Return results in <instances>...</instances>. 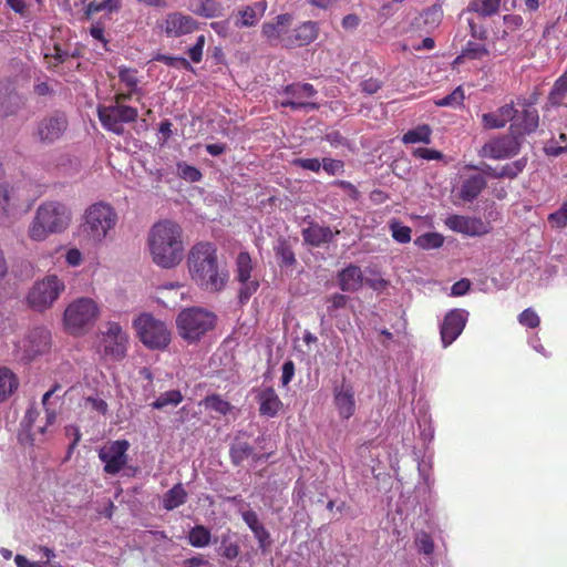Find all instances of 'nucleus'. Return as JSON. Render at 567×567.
<instances>
[{
	"mask_svg": "<svg viewBox=\"0 0 567 567\" xmlns=\"http://www.w3.org/2000/svg\"><path fill=\"white\" fill-rule=\"evenodd\" d=\"M187 265L190 277L206 291H221L229 279V272L225 266L218 262L217 247L209 241H199L192 246Z\"/></svg>",
	"mask_w": 567,
	"mask_h": 567,
	"instance_id": "1",
	"label": "nucleus"
},
{
	"mask_svg": "<svg viewBox=\"0 0 567 567\" xmlns=\"http://www.w3.org/2000/svg\"><path fill=\"white\" fill-rule=\"evenodd\" d=\"M147 244L153 262L162 269L177 267L185 257L183 229L175 221L166 219L154 224Z\"/></svg>",
	"mask_w": 567,
	"mask_h": 567,
	"instance_id": "2",
	"label": "nucleus"
},
{
	"mask_svg": "<svg viewBox=\"0 0 567 567\" xmlns=\"http://www.w3.org/2000/svg\"><path fill=\"white\" fill-rule=\"evenodd\" d=\"M71 218V210L65 204L56 200L42 203L29 226V237L42 241L51 234L62 233L69 227Z\"/></svg>",
	"mask_w": 567,
	"mask_h": 567,
	"instance_id": "3",
	"label": "nucleus"
},
{
	"mask_svg": "<svg viewBox=\"0 0 567 567\" xmlns=\"http://www.w3.org/2000/svg\"><path fill=\"white\" fill-rule=\"evenodd\" d=\"M117 221L115 209L110 204L99 202L85 209L80 229L87 241L100 245L111 237Z\"/></svg>",
	"mask_w": 567,
	"mask_h": 567,
	"instance_id": "4",
	"label": "nucleus"
},
{
	"mask_svg": "<svg viewBox=\"0 0 567 567\" xmlns=\"http://www.w3.org/2000/svg\"><path fill=\"white\" fill-rule=\"evenodd\" d=\"M217 322V316L200 307L183 309L176 317L178 334L188 343L199 341L212 331Z\"/></svg>",
	"mask_w": 567,
	"mask_h": 567,
	"instance_id": "5",
	"label": "nucleus"
},
{
	"mask_svg": "<svg viewBox=\"0 0 567 567\" xmlns=\"http://www.w3.org/2000/svg\"><path fill=\"white\" fill-rule=\"evenodd\" d=\"M133 326L141 342L151 350H163L171 342V331L166 324L150 313L138 316Z\"/></svg>",
	"mask_w": 567,
	"mask_h": 567,
	"instance_id": "6",
	"label": "nucleus"
},
{
	"mask_svg": "<svg viewBox=\"0 0 567 567\" xmlns=\"http://www.w3.org/2000/svg\"><path fill=\"white\" fill-rule=\"evenodd\" d=\"M97 117L104 130L120 136L125 132L123 124L135 122L138 111L136 107L125 104L100 105Z\"/></svg>",
	"mask_w": 567,
	"mask_h": 567,
	"instance_id": "7",
	"label": "nucleus"
},
{
	"mask_svg": "<svg viewBox=\"0 0 567 567\" xmlns=\"http://www.w3.org/2000/svg\"><path fill=\"white\" fill-rule=\"evenodd\" d=\"M68 128L66 114L62 111H53L37 122L32 136L41 144L52 145L64 136Z\"/></svg>",
	"mask_w": 567,
	"mask_h": 567,
	"instance_id": "8",
	"label": "nucleus"
},
{
	"mask_svg": "<svg viewBox=\"0 0 567 567\" xmlns=\"http://www.w3.org/2000/svg\"><path fill=\"white\" fill-rule=\"evenodd\" d=\"M99 307L91 298H79L70 303L64 311V322L68 329L78 334L81 330L92 324L99 316Z\"/></svg>",
	"mask_w": 567,
	"mask_h": 567,
	"instance_id": "9",
	"label": "nucleus"
},
{
	"mask_svg": "<svg viewBox=\"0 0 567 567\" xmlns=\"http://www.w3.org/2000/svg\"><path fill=\"white\" fill-rule=\"evenodd\" d=\"M333 405L342 419L354 414V374L351 369L342 370L333 381Z\"/></svg>",
	"mask_w": 567,
	"mask_h": 567,
	"instance_id": "10",
	"label": "nucleus"
},
{
	"mask_svg": "<svg viewBox=\"0 0 567 567\" xmlns=\"http://www.w3.org/2000/svg\"><path fill=\"white\" fill-rule=\"evenodd\" d=\"M63 290V281L55 275H49L34 284L28 295V302L33 310L43 311L52 307Z\"/></svg>",
	"mask_w": 567,
	"mask_h": 567,
	"instance_id": "11",
	"label": "nucleus"
},
{
	"mask_svg": "<svg viewBox=\"0 0 567 567\" xmlns=\"http://www.w3.org/2000/svg\"><path fill=\"white\" fill-rule=\"evenodd\" d=\"M128 336L120 323L109 321L102 331L101 346L103 354L114 361H121L127 352Z\"/></svg>",
	"mask_w": 567,
	"mask_h": 567,
	"instance_id": "12",
	"label": "nucleus"
},
{
	"mask_svg": "<svg viewBox=\"0 0 567 567\" xmlns=\"http://www.w3.org/2000/svg\"><path fill=\"white\" fill-rule=\"evenodd\" d=\"M282 94L286 99L280 101V106L290 107L293 111L318 110L319 105L315 102L308 101L317 94V90L309 83H292L282 89Z\"/></svg>",
	"mask_w": 567,
	"mask_h": 567,
	"instance_id": "13",
	"label": "nucleus"
},
{
	"mask_svg": "<svg viewBox=\"0 0 567 567\" xmlns=\"http://www.w3.org/2000/svg\"><path fill=\"white\" fill-rule=\"evenodd\" d=\"M520 141L516 134L501 135L485 143L480 151L482 157L505 159L518 154Z\"/></svg>",
	"mask_w": 567,
	"mask_h": 567,
	"instance_id": "14",
	"label": "nucleus"
},
{
	"mask_svg": "<svg viewBox=\"0 0 567 567\" xmlns=\"http://www.w3.org/2000/svg\"><path fill=\"white\" fill-rule=\"evenodd\" d=\"M130 443L126 440H116L104 446L99 452L100 460L104 463V472L115 475L127 463V450Z\"/></svg>",
	"mask_w": 567,
	"mask_h": 567,
	"instance_id": "15",
	"label": "nucleus"
},
{
	"mask_svg": "<svg viewBox=\"0 0 567 567\" xmlns=\"http://www.w3.org/2000/svg\"><path fill=\"white\" fill-rule=\"evenodd\" d=\"M25 105V97L17 90L11 79L0 80V117L17 115Z\"/></svg>",
	"mask_w": 567,
	"mask_h": 567,
	"instance_id": "16",
	"label": "nucleus"
},
{
	"mask_svg": "<svg viewBox=\"0 0 567 567\" xmlns=\"http://www.w3.org/2000/svg\"><path fill=\"white\" fill-rule=\"evenodd\" d=\"M157 25L167 38H179L198 29L197 21L182 12H171L166 14Z\"/></svg>",
	"mask_w": 567,
	"mask_h": 567,
	"instance_id": "17",
	"label": "nucleus"
},
{
	"mask_svg": "<svg viewBox=\"0 0 567 567\" xmlns=\"http://www.w3.org/2000/svg\"><path fill=\"white\" fill-rule=\"evenodd\" d=\"M468 318V312L463 309L449 311L441 324L440 333L444 348L451 346L463 332Z\"/></svg>",
	"mask_w": 567,
	"mask_h": 567,
	"instance_id": "18",
	"label": "nucleus"
},
{
	"mask_svg": "<svg viewBox=\"0 0 567 567\" xmlns=\"http://www.w3.org/2000/svg\"><path fill=\"white\" fill-rule=\"evenodd\" d=\"M319 35V25L315 21H306L299 24L297 28L286 32L284 38V47L300 48L312 43Z\"/></svg>",
	"mask_w": 567,
	"mask_h": 567,
	"instance_id": "19",
	"label": "nucleus"
},
{
	"mask_svg": "<svg viewBox=\"0 0 567 567\" xmlns=\"http://www.w3.org/2000/svg\"><path fill=\"white\" fill-rule=\"evenodd\" d=\"M24 352V359L32 360L50 348V332L45 329H34L21 341L19 346Z\"/></svg>",
	"mask_w": 567,
	"mask_h": 567,
	"instance_id": "20",
	"label": "nucleus"
},
{
	"mask_svg": "<svg viewBox=\"0 0 567 567\" xmlns=\"http://www.w3.org/2000/svg\"><path fill=\"white\" fill-rule=\"evenodd\" d=\"M268 9L267 0H259L252 4H247L237 10L234 14V24L238 29L252 28L258 24Z\"/></svg>",
	"mask_w": 567,
	"mask_h": 567,
	"instance_id": "21",
	"label": "nucleus"
},
{
	"mask_svg": "<svg viewBox=\"0 0 567 567\" xmlns=\"http://www.w3.org/2000/svg\"><path fill=\"white\" fill-rule=\"evenodd\" d=\"M445 225L454 231L468 236H481L488 231L487 225L482 219L460 215L449 216Z\"/></svg>",
	"mask_w": 567,
	"mask_h": 567,
	"instance_id": "22",
	"label": "nucleus"
},
{
	"mask_svg": "<svg viewBox=\"0 0 567 567\" xmlns=\"http://www.w3.org/2000/svg\"><path fill=\"white\" fill-rule=\"evenodd\" d=\"M292 16L290 13L278 14L274 21L265 22L261 27V33L270 44L280 43L284 47V38L286 32H290L288 27L292 22Z\"/></svg>",
	"mask_w": 567,
	"mask_h": 567,
	"instance_id": "23",
	"label": "nucleus"
},
{
	"mask_svg": "<svg viewBox=\"0 0 567 567\" xmlns=\"http://www.w3.org/2000/svg\"><path fill=\"white\" fill-rule=\"evenodd\" d=\"M255 399L259 405L261 416L276 417L284 408L282 401L272 386L257 390Z\"/></svg>",
	"mask_w": 567,
	"mask_h": 567,
	"instance_id": "24",
	"label": "nucleus"
},
{
	"mask_svg": "<svg viewBox=\"0 0 567 567\" xmlns=\"http://www.w3.org/2000/svg\"><path fill=\"white\" fill-rule=\"evenodd\" d=\"M517 110L511 102L498 107L495 112L484 113L482 115V125L485 130L503 128L507 122L516 117Z\"/></svg>",
	"mask_w": 567,
	"mask_h": 567,
	"instance_id": "25",
	"label": "nucleus"
},
{
	"mask_svg": "<svg viewBox=\"0 0 567 567\" xmlns=\"http://www.w3.org/2000/svg\"><path fill=\"white\" fill-rule=\"evenodd\" d=\"M338 234V230L333 233L330 227L319 225L315 221H310L309 226L301 231L305 243L313 247H319L332 241L333 237Z\"/></svg>",
	"mask_w": 567,
	"mask_h": 567,
	"instance_id": "26",
	"label": "nucleus"
},
{
	"mask_svg": "<svg viewBox=\"0 0 567 567\" xmlns=\"http://www.w3.org/2000/svg\"><path fill=\"white\" fill-rule=\"evenodd\" d=\"M241 518L252 532L254 537L258 542L259 548L261 550H267L271 545L270 533L259 520L257 513L251 509L245 511L241 513Z\"/></svg>",
	"mask_w": 567,
	"mask_h": 567,
	"instance_id": "27",
	"label": "nucleus"
},
{
	"mask_svg": "<svg viewBox=\"0 0 567 567\" xmlns=\"http://www.w3.org/2000/svg\"><path fill=\"white\" fill-rule=\"evenodd\" d=\"M539 126V115L536 109H524L515 123L511 125V130L518 137L522 135H529Z\"/></svg>",
	"mask_w": 567,
	"mask_h": 567,
	"instance_id": "28",
	"label": "nucleus"
},
{
	"mask_svg": "<svg viewBox=\"0 0 567 567\" xmlns=\"http://www.w3.org/2000/svg\"><path fill=\"white\" fill-rule=\"evenodd\" d=\"M19 198L13 187L7 184H0V221H9L18 207Z\"/></svg>",
	"mask_w": 567,
	"mask_h": 567,
	"instance_id": "29",
	"label": "nucleus"
},
{
	"mask_svg": "<svg viewBox=\"0 0 567 567\" xmlns=\"http://www.w3.org/2000/svg\"><path fill=\"white\" fill-rule=\"evenodd\" d=\"M486 179L482 175H472L466 178L460 188V197L465 202H473L486 187Z\"/></svg>",
	"mask_w": 567,
	"mask_h": 567,
	"instance_id": "30",
	"label": "nucleus"
},
{
	"mask_svg": "<svg viewBox=\"0 0 567 567\" xmlns=\"http://www.w3.org/2000/svg\"><path fill=\"white\" fill-rule=\"evenodd\" d=\"M188 494L184 488L182 483L175 484L171 489H168L162 498L163 508L166 511H173L182 505H184L187 501Z\"/></svg>",
	"mask_w": 567,
	"mask_h": 567,
	"instance_id": "31",
	"label": "nucleus"
},
{
	"mask_svg": "<svg viewBox=\"0 0 567 567\" xmlns=\"http://www.w3.org/2000/svg\"><path fill=\"white\" fill-rule=\"evenodd\" d=\"M252 452L254 447L248 442L235 439L229 449V457L235 466H239L252 455Z\"/></svg>",
	"mask_w": 567,
	"mask_h": 567,
	"instance_id": "32",
	"label": "nucleus"
},
{
	"mask_svg": "<svg viewBox=\"0 0 567 567\" xmlns=\"http://www.w3.org/2000/svg\"><path fill=\"white\" fill-rule=\"evenodd\" d=\"M19 385L18 378L8 368H0V401L10 396Z\"/></svg>",
	"mask_w": 567,
	"mask_h": 567,
	"instance_id": "33",
	"label": "nucleus"
},
{
	"mask_svg": "<svg viewBox=\"0 0 567 567\" xmlns=\"http://www.w3.org/2000/svg\"><path fill=\"white\" fill-rule=\"evenodd\" d=\"M274 250L280 267H292L297 262L292 247L287 239L280 238Z\"/></svg>",
	"mask_w": 567,
	"mask_h": 567,
	"instance_id": "34",
	"label": "nucleus"
},
{
	"mask_svg": "<svg viewBox=\"0 0 567 567\" xmlns=\"http://www.w3.org/2000/svg\"><path fill=\"white\" fill-rule=\"evenodd\" d=\"M223 12V6L216 0H196V8L194 13L196 16L213 19L220 17Z\"/></svg>",
	"mask_w": 567,
	"mask_h": 567,
	"instance_id": "35",
	"label": "nucleus"
},
{
	"mask_svg": "<svg viewBox=\"0 0 567 567\" xmlns=\"http://www.w3.org/2000/svg\"><path fill=\"white\" fill-rule=\"evenodd\" d=\"M236 279L237 281H247L251 278L252 259L247 251H240L236 258Z\"/></svg>",
	"mask_w": 567,
	"mask_h": 567,
	"instance_id": "36",
	"label": "nucleus"
},
{
	"mask_svg": "<svg viewBox=\"0 0 567 567\" xmlns=\"http://www.w3.org/2000/svg\"><path fill=\"white\" fill-rule=\"evenodd\" d=\"M431 134H432V130L429 125H426V124L419 125L415 128L408 131L402 136V142L404 144H415V143L430 144L431 143Z\"/></svg>",
	"mask_w": 567,
	"mask_h": 567,
	"instance_id": "37",
	"label": "nucleus"
},
{
	"mask_svg": "<svg viewBox=\"0 0 567 567\" xmlns=\"http://www.w3.org/2000/svg\"><path fill=\"white\" fill-rule=\"evenodd\" d=\"M187 539L193 547L203 548L210 544L212 533L206 526L196 525L189 530Z\"/></svg>",
	"mask_w": 567,
	"mask_h": 567,
	"instance_id": "38",
	"label": "nucleus"
},
{
	"mask_svg": "<svg viewBox=\"0 0 567 567\" xmlns=\"http://www.w3.org/2000/svg\"><path fill=\"white\" fill-rule=\"evenodd\" d=\"M567 93V70L555 81L549 95L548 102L553 106H559L563 104L565 95Z\"/></svg>",
	"mask_w": 567,
	"mask_h": 567,
	"instance_id": "39",
	"label": "nucleus"
},
{
	"mask_svg": "<svg viewBox=\"0 0 567 567\" xmlns=\"http://www.w3.org/2000/svg\"><path fill=\"white\" fill-rule=\"evenodd\" d=\"M499 3L501 0H473L468 4V10L481 17H491L498 11Z\"/></svg>",
	"mask_w": 567,
	"mask_h": 567,
	"instance_id": "40",
	"label": "nucleus"
},
{
	"mask_svg": "<svg viewBox=\"0 0 567 567\" xmlns=\"http://www.w3.org/2000/svg\"><path fill=\"white\" fill-rule=\"evenodd\" d=\"M202 403L206 409L215 411L220 415H227L233 410V405L219 394L207 395Z\"/></svg>",
	"mask_w": 567,
	"mask_h": 567,
	"instance_id": "41",
	"label": "nucleus"
},
{
	"mask_svg": "<svg viewBox=\"0 0 567 567\" xmlns=\"http://www.w3.org/2000/svg\"><path fill=\"white\" fill-rule=\"evenodd\" d=\"M489 54L487 47L483 43H477L474 41H468L463 48L461 54L457 56V60L471 59L478 60Z\"/></svg>",
	"mask_w": 567,
	"mask_h": 567,
	"instance_id": "42",
	"label": "nucleus"
},
{
	"mask_svg": "<svg viewBox=\"0 0 567 567\" xmlns=\"http://www.w3.org/2000/svg\"><path fill=\"white\" fill-rule=\"evenodd\" d=\"M183 399V394L179 390H169L162 393L151 405L153 409L162 410L167 405H178Z\"/></svg>",
	"mask_w": 567,
	"mask_h": 567,
	"instance_id": "43",
	"label": "nucleus"
},
{
	"mask_svg": "<svg viewBox=\"0 0 567 567\" xmlns=\"http://www.w3.org/2000/svg\"><path fill=\"white\" fill-rule=\"evenodd\" d=\"M443 243V236L437 233H426L414 240V244L422 249H436L440 248Z\"/></svg>",
	"mask_w": 567,
	"mask_h": 567,
	"instance_id": "44",
	"label": "nucleus"
},
{
	"mask_svg": "<svg viewBox=\"0 0 567 567\" xmlns=\"http://www.w3.org/2000/svg\"><path fill=\"white\" fill-rule=\"evenodd\" d=\"M118 79L127 89H132L133 92H141L138 89L137 70L126 66L118 68Z\"/></svg>",
	"mask_w": 567,
	"mask_h": 567,
	"instance_id": "45",
	"label": "nucleus"
},
{
	"mask_svg": "<svg viewBox=\"0 0 567 567\" xmlns=\"http://www.w3.org/2000/svg\"><path fill=\"white\" fill-rule=\"evenodd\" d=\"M239 545L236 542H233L229 536L223 535L219 547L220 556L228 560H234L239 556Z\"/></svg>",
	"mask_w": 567,
	"mask_h": 567,
	"instance_id": "46",
	"label": "nucleus"
},
{
	"mask_svg": "<svg viewBox=\"0 0 567 567\" xmlns=\"http://www.w3.org/2000/svg\"><path fill=\"white\" fill-rule=\"evenodd\" d=\"M389 228L393 239L400 244H406L411 240V228L393 219L389 223Z\"/></svg>",
	"mask_w": 567,
	"mask_h": 567,
	"instance_id": "47",
	"label": "nucleus"
},
{
	"mask_svg": "<svg viewBox=\"0 0 567 567\" xmlns=\"http://www.w3.org/2000/svg\"><path fill=\"white\" fill-rule=\"evenodd\" d=\"M177 174L182 179L189 183L199 182L203 177L202 172L197 167L185 162L177 163Z\"/></svg>",
	"mask_w": 567,
	"mask_h": 567,
	"instance_id": "48",
	"label": "nucleus"
},
{
	"mask_svg": "<svg viewBox=\"0 0 567 567\" xmlns=\"http://www.w3.org/2000/svg\"><path fill=\"white\" fill-rule=\"evenodd\" d=\"M240 284V288L238 291V300L240 305H245L248 302L250 297L257 292L259 288V281L257 279H248L247 281H238Z\"/></svg>",
	"mask_w": 567,
	"mask_h": 567,
	"instance_id": "49",
	"label": "nucleus"
},
{
	"mask_svg": "<svg viewBox=\"0 0 567 567\" xmlns=\"http://www.w3.org/2000/svg\"><path fill=\"white\" fill-rule=\"evenodd\" d=\"M153 60L163 62L167 66H172V68H176V69L182 68L187 71H193V66L190 65L188 60H186L185 58H182V56H172V55L158 53L153 58Z\"/></svg>",
	"mask_w": 567,
	"mask_h": 567,
	"instance_id": "50",
	"label": "nucleus"
},
{
	"mask_svg": "<svg viewBox=\"0 0 567 567\" xmlns=\"http://www.w3.org/2000/svg\"><path fill=\"white\" fill-rule=\"evenodd\" d=\"M463 101H464V91L461 86H457L452 93L437 100L435 102V104L437 106L458 107L463 104Z\"/></svg>",
	"mask_w": 567,
	"mask_h": 567,
	"instance_id": "51",
	"label": "nucleus"
},
{
	"mask_svg": "<svg viewBox=\"0 0 567 567\" xmlns=\"http://www.w3.org/2000/svg\"><path fill=\"white\" fill-rule=\"evenodd\" d=\"M548 223L551 228H564L567 226V199L554 213L548 215Z\"/></svg>",
	"mask_w": 567,
	"mask_h": 567,
	"instance_id": "52",
	"label": "nucleus"
},
{
	"mask_svg": "<svg viewBox=\"0 0 567 567\" xmlns=\"http://www.w3.org/2000/svg\"><path fill=\"white\" fill-rule=\"evenodd\" d=\"M526 166V159L520 158L499 168L501 178H515Z\"/></svg>",
	"mask_w": 567,
	"mask_h": 567,
	"instance_id": "53",
	"label": "nucleus"
},
{
	"mask_svg": "<svg viewBox=\"0 0 567 567\" xmlns=\"http://www.w3.org/2000/svg\"><path fill=\"white\" fill-rule=\"evenodd\" d=\"M414 542L420 553H423L424 555H431L433 553L434 544L432 537L427 533H417Z\"/></svg>",
	"mask_w": 567,
	"mask_h": 567,
	"instance_id": "54",
	"label": "nucleus"
},
{
	"mask_svg": "<svg viewBox=\"0 0 567 567\" xmlns=\"http://www.w3.org/2000/svg\"><path fill=\"white\" fill-rule=\"evenodd\" d=\"M339 286L343 291H350L354 287V266L350 265L339 274Z\"/></svg>",
	"mask_w": 567,
	"mask_h": 567,
	"instance_id": "55",
	"label": "nucleus"
},
{
	"mask_svg": "<svg viewBox=\"0 0 567 567\" xmlns=\"http://www.w3.org/2000/svg\"><path fill=\"white\" fill-rule=\"evenodd\" d=\"M518 321L522 326H525L528 328H536L540 323V319H539L538 315L532 308L525 309L518 316Z\"/></svg>",
	"mask_w": 567,
	"mask_h": 567,
	"instance_id": "56",
	"label": "nucleus"
},
{
	"mask_svg": "<svg viewBox=\"0 0 567 567\" xmlns=\"http://www.w3.org/2000/svg\"><path fill=\"white\" fill-rule=\"evenodd\" d=\"M206 43L205 35H199L195 44L188 49V56L194 63H199L203 60V51Z\"/></svg>",
	"mask_w": 567,
	"mask_h": 567,
	"instance_id": "57",
	"label": "nucleus"
},
{
	"mask_svg": "<svg viewBox=\"0 0 567 567\" xmlns=\"http://www.w3.org/2000/svg\"><path fill=\"white\" fill-rule=\"evenodd\" d=\"M291 163L297 167L315 173L321 169V162L318 158H295Z\"/></svg>",
	"mask_w": 567,
	"mask_h": 567,
	"instance_id": "58",
	"label": "nucleus"
},
{
	"mask_svg": "<svg viewBox=\"0 0 567 567\" xmlns=\"http://www.w3.org/2000/svg\"><path fill=\"white\" fill-rule=\"evenodd\" d=\"M412 154H413V156H415L417 158H422V159H426V161H440L444 156L440 151L424 148V147H419V148L413 150Z\"/></svg>",
	"mask_w": 567,
	"mask_h": 567,
	"instance_id": "59",
	"label": "nucleus"
},
{
	"mask_svg": "<svg viewBox=\"0 0 567 567\" xmlns=\"http://www.w3.org/2000/svg\"><path fill=\"white\" fill-rule=\"evenodd\" d=\"M321 167L329 175H336V174L342 172L343 162L339 161V159H333V158H327L326 157V158L322 159Z\"/></svg>",
	"mask_w": 567,
	"mask_h": 567,
	"instance_id": "60",
	"label": "nucleus"
},
{
	"mask_svg": "<svg viewBox=\"0 0 567 567\" xmlns=\"http://www.w3.org/2000/svg\"><path fill=\"white\" fill-rule=\"evenodd\" d=\"M357 284H360L361 286L367 285L371 287L374 290H381L385 288L386 281L383 278H364L361 276H357Z\"/></svg>",
	"mask_w": 567,
	"mask_h": 567,
	"instance_id": "61",
	"label": "nucleus"
},
{
	"mask_svg": "<svg viewBox=\"0 0 567 567\" xmlns=\"http://www.w3.org/2000/svg\"><path fill=\"white\" fill-rule=\"evenodd\" d=\"M85 402H86V404L90 405V408L92 410H94L103 415H105L109 410V405H107L106 401H104L101 398L89 396L85 399Z\"/></svg>",
	"mask_w": 567,
	"mask_h": 567,
	"instance_id": "62",
	"label": "nucleus"
},
{
	"mask_svg": "<svg viewBox=\"0 0 567 567\" xmlns=\"http://www.w3.org/2000/svg\"><path fill=\"white\" fill-rule=\"evenodd\" d=\"M295 375V363L291 360L286 361L282 364L281 384L288 385Z\"/></svg>",
	"mask_w": 567,
	"mask_h": 567,
	"instance_id": "63",
	"label": "nucleus"
},
{
	"mask_svg": "<svg viewBox=\"0 0 567 567\" xmlns=\"http://www.w3.org/2000/svg\"><path fill=\"white\" fill-rule=\"evenodd\" d=\"M504 23L507 29L511 31H515L519 28H522L524 20L519 14H506L503 18Z\"/></svg>",
	"mask_w": 567,
	"mask_h": 567,
	"instance_id": "64",
	"label": "nucleus"
}]
</instances>
